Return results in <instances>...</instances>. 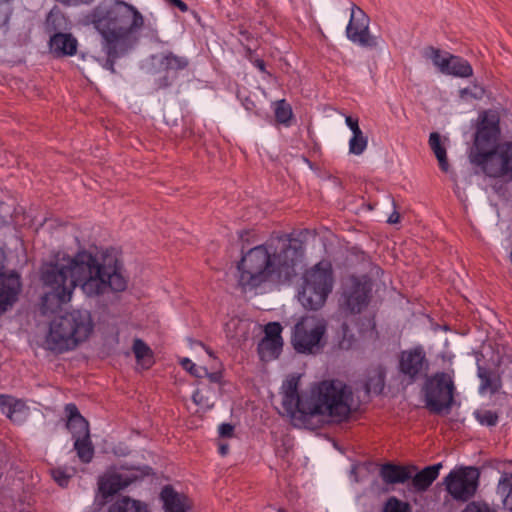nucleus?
<instances>
[{
	"label": "nucleus",
	"instance_id": "nucleus-25",
	"mask_svg": "<svg viewBox=\"0 0 512 512\" xmlns=\"http://www.w3.org/2000/svg\"><path fill=\"white\" fill-rule=\"evenodd\" d=\"M109 512H149L147 506L129 497H122L113 503Z\"/></svg>",
	"mask_w": 512,
	"mask_h": 512
},
{
	"label": "nucleus",
	"instance_id": "nucleus-45",
	"mask_svg": "<svg viewBox=\"0 0 512 512\" xmlns=\"http://www.w3.org/2000/svg\"><path fill=\"white\" fill-rule=\"evenodd\" d=\"M345 123L349 127L352 133L356 131H360L359 123L357 118H353L351 116H346Z\"/></svg>",
	"mask_w": 512,
	"mask_h": 512
},
{
	"label": "nucleus",
	"instance_id": "nucleus-22",
	"mask_svg": "<svg viewBox=\"0 0 512 512\" xmlns=\"http://www.w3.org/2000/svg\"><path fill=\"white\" fill-rule=\"evenodd\" d=\"M477 375L481 381L480 393L495 394L501 389V376L496 371L478 365Z\"/></svg>",
	"mask_w": 512,
	"mask_h": 512
},
{
	"label": "nucleus",
	"instance_id": "nucleus-17",
	"mask_svg": "<svg viewBox=\"0 0 512 512\" xmlns=\"http://www.w3.org/2000/svg\"><path fill=\"white\" fill-rule=\"evenodd\" d=\"M67 416L66 427L71 432L73 439L90 435L88 421L80 414L77 406L69 403L65 406Z\"/></svg>",
	"mask_w": 512,
	"mask_h": 512
},
{
	"label": "nucleus",
	"instance_id": "nucleus-15",
	"mask_svg": "<svg viewBox=\"0 0 512 512\" xmlns=\"http://www.w3.org/2000/svg\"><path fill=\"white\" fill-rule=\"evenodd\" d=\"M189 60L184 56H178L172 52H165L159 56L158 69L155 83L158 89H164L172 85L178 76V71L184 70Z\"/></svg>",
	"mask_w": 512,
	"mask_h": 512
},
{
	"label": "nucleus",
	"instance_id": "nucleus-39",
	"mask_svg": "<svg viewBox=\"0 0 512 512\" xmlns=\"http://www.w3.org/2000/svg\"><path fill=\"white\" fill-rule=\"evenodd\" d=\"M459 93L463 100H468L470 98L479 100L482 99L485 91L482 87L475 85L473 88H463Z\"/></svg>",
	"mask_w": 512,
	"mask_h": 512
},
{
	"label": "nucleus",
	"instance_id": "nucleus-40",
	"mask_svg": "<svg viewBox=\"0 0 512 512\" xmlns=\"http://www.w3.org/2000/svg\"><path fill=\"white\" fill-rule=\"evenodd\" d=\"M193 402L205 409H210L214 406V403L210 401L209 396L205 395L202 390L197 389L192 396Z\"/></svg>",
	"mask_w": 512,
	"mask_h": 512
},
{
	"label": "nucleus",
	"instance_id": "nucleus-27",
	"mask_svg": "<svg viewBox=\"0 0 512 512\" xmlns=\"http://www.w3.org/2000/svg\"><path fill=\"white\" fill-rule=\"evenodd\" d=\"M132 349L138 364L144 368H149L152 365V350L143 340L136 338Z\"/></svg>",
	"mask_w": 512,
	"mask_h": 512
},
{
	"label": "nucleus",
	"instance_id": "nucleus-13",
	"mask_svg": "<svg viewBox=\"0 0 512 512\" xmlns=\"http://www.w3.org/2000/svg\"><path fill=\"white\" fill-rule=\"evenodd\" d=\"M371 284L357 277H351L343 287L340 300L341 306L351 314H358L367 307L370 301Z\"/></svg>",
	"mask_w": 512,
	"mask_h": 512
},
{
	"label": "nucleus",
	"instance_id": "nucleus-46",
	"mask_svg": "<svg viewBox=\"0 0 512 512\" xmlns=\"http://www.w3.org/2000/svg\"><path fill=\"white\" fill-rule=\"evenodd\" d=\"M169 5L179 8L180 11H188V6L182 0H165Z\"/></svg>",
	"mask_w": 512,
	"mask_h": 512
},
{
	"label": "nucleus",
	"instance_id": "nucleus-32",
	"mask_svg": "<svg viewBox=\"0 0 512 512\" xmlns=\"http://www.w3.org/2000/svg\"><path fill=\"white\" fill-rule=\"evenodd\" d=\"M382 512H411V506L408 502L401 501L397 497L391 496L386 500Z\"/></svg>",
	"mask_w": 512,
	"mask_h": 512
},
{
	"label": "nucleus",
	"instance_id": "nucleus-18",
	"mask_svg": "<svg viewBox=\"0 0 512 512\" xmlns=\"http://www.w3.org/2000/svg\"><path fill=\"white\" fill-rule=\"evenodd\" d=\"M28 407L20 400L9 395H0V411L15 423L23 422L28 416Z\"/></svg>",
	"mask_w": 512,
	"mask_h": 512
},
{
	"label": "nucleus",
	"instance_id": "nucleus-50",
	"mask_svg": "<svg viewBox=\"0 0 512 512\" xmlns=\"http://www.w3.org/2000/svg\"><path fill=\"white\" fill-rule=\"evenodd\" d=\"M228 450H229L228 444H220L219 445V453L222 456H225L228 453Z\"/></svg>",
	"mask_w": 512,
	"mask_h": 512
},
{
	"label": "nucleus",
	"instance_id": "nucleus-16",
	"mask_svg": "<svg viewBox=\"0 0 512 512\" xmlns=\"http://www.w3.org/2000/svg\"><path fill=\"white\" fill-rule=\"evenodd\" d=\"M416 470L417 466L415 465L385 463L379 469V476L387 485L404 484L410 480Z\"/></svg>",
	"mask_w": 512,
	"mask_h": 512
},
{
	"label": "nucleus",
	"instance_id": "nucleus-37",
	"mask_svg": "<svg viewBox=\"0 0 512 512\" xmlns=\"http://www.w3.org/2000/svg\"><path fill=\"white\" fill-rule=\"evenodd\" d=\"M181 366L196 378H203L204 374H208L205 367L196 366L189 358H183L180 361Z\"/></svg>",
	"mask_w": 512,
	"mask_h": 512
},
{
	"label": "nucleus",
	"instance_id": "nucleus-3",
	"mask_svg": "<svg viewBox=\"0 0 512 512\" xmlns=\"http://www.w3.org/2000/svg\"><path fill=\"white\" fill-rule=\"evenodd\" d=\"M301 250V244L286 234L250 249L237 265L239 285L256 288L268 280L289 281L295 275Z\"/></svg>",
	"mask_w": 512,
	"mask_h": 512
},
{
	"label": "nucleus",
	"instance_id": "nucleus-30",
	"mask_svg": "<svg viewBox=\"0 0 512 512\" xmlns=\"http://www.w3.org/2000/svg\"><path fill=\"white\" fill-rule=\"evenodd\" d=\"M450 55L451 54H449L447 52L442 54L441 50L431 47V46L425 48L423 51V56L427 59H430L433 62V64L439 69V71L441 73L443 72V69L448 64L447 58Z\"/></svg>",
	"mask_w": 512,
	"mask_h": 512
},
{
	"label": "nucleus",
	"instance_id": "nucleus-2",
	"mask_svg": "<svg viewBox=\"0 0 512 512\" xmlns=\"http://www.w3.org/2000/svg\"><path fill=\"white\" fill-rule=\"evenodd\" d=\"M88 19L102 37L101 45L107 58L101 65L114 74L116 60L138 43L144 17L135 6L123 0H103Z\"/></svg>",
	"mask_w": 512,
	"mask_h": 512
},
{
	"label": "nucleus",
	"instance_id": "nucleus-35",
	"mask_svg": "<svg viewBox=\"0 0 512 512\" xmlns=\"http://www.w3.org/2000/svg\"><path fill=\"white\" fill-rule=\"evenodd\" d=\"M477 421L484 426L493 427L498 423V414L491 410H478L474 413Z\"/></svg>",
	"mask_w": 512,
	"mask_h": 512
},
{
	"label": "nucleus",
	"instance_id": "nucleus-8",
	"mask_svg": "<svg viewBox=\"0 0 512 512\" xmlns=\"http://www.w3.org/2000/svg\"><path fill=\"white\" fill-rule=\"evenodd\" d=\"M455 393L454 370L435 372L425 378L422 386L425 407L433 414H448L454 404Z\"/></svg>",
	"mask_w": 512,
	"mask_h": 512
},
{
	"label": "nucleus",
	"instance_id": "nucleus-10",
	"mask_svg": "<svg viewBox=\"0 0 512 512\" xmlns=\"http://www.w3.org/2000/svg\"><path fill=\"white\" fill-rule=\"evenodd\" d=\"M480 473L475 467H464L452 470L443 480L448 493L457 501L466 502L471 499L478 488Z\"/></svg>",
	"mask_w": 512,
	"mask_h": 512
},
{
	"label": "nucleus",
	"instance_id": "nucleus-9",
	"mask_svg": "<svg viewBox=\"0 0 512 512\" xmlns=\"http://www.w3.org/2000/svg\"><path fill=\"white\" fill-rule=\"evenodd\" d=\"M325 332L323 319L314 316L302 318L294 327L292 345L298 353L316 354L324 347L322 338Z\"/></svg>",
	"mask_w": 512,
	"mask_h": 512
},
{
	"label": "nucleus",
	"instance_id": "nucleus-29",
	"mask_svg": "<svg viewBox=\"0 0 512 512\" xmlns=\"http://www.w3.org/2000/svg\"><path fill=\"white\" fill-rule=\"evenodd\" d=\"M74 449L77 456L83 463L91 462L94 455V448L90 439V435L74 439Z\"/></svg>",
	"mask_w": 512,
	"mask_h": 512
},
{
	"label": "nucleus",
	"instance_id": "nucleus-23",
	"mask_svg": "<svg viewBox=\"0 0 512 512\" xmlns=\"http://www.w3.org/2000/svg\"><path fill=\"white\" fill-rule=\"evenodd\" d=\"M447 65L443 69V74L452 75L460 78L472 76L473 69L469 62L461 57L450 55L447 58Z\"/></svg>",
	"mask_w": 512,
	"mask_h": 512
},
{
	"label": "nucleus",
	"instance_id": "nucleus-48",
	"mask_svg": "<svg viewBox=\"0 0 512 512\" xmlns=\"http://www.w3.org/2000/svg\"><path fill=\"white\" fill-rule=\"evenodd\" d=\"M242 104L247 111H253L256 107L255 102L249 97H245Z\"/></svg>",
	"mask_w": 512,
	"mask_h": 512
},
{
	"label": "nucleus",
	"instance_id": "nucleus-42",
	"mask_svg": "<svg viewBox=\"0 0 512 512\" xmlns=\"http://www.w3.org/2000/svg\"><path fill=\"white\" fill-rule=\"evenodd\" d=\"M462 512H495L488 504L472 502Z\"/></svg>",
	"mask_w": 512,
	"mask_h": 512
},
{
	"label": "nucleus",
	"instance_id": "nucleus-38",
	"mask_svg": "<svg viewBox=\"0 0 512 512\" xmlns=\"http://www.w3.org/2000/svg\"><path fill=\"white\" fill-rule=\"evenodd\" d=\"M263 338L283 341L281 337L282 326L278 322H270L265 326Z\"/></svg>",
	"mask_w": 512,
	"mask_h": 512
},
{
	"label": "nucleus",
	"instance_id": "nucleus-6",
	"mask_svg": "<svg viewBox=\"0 0 512 512\" xmlns=\"http://www.w3.org/2000/svg\"><path fill=\"white\" fill-rule=\"evenodd\" d=\"M93 329L88 310L75 309L56 315L49 323L44 348L57 354L74 350L89 338Z\"/></svg>",
	"mask_w": 512,
	"mask_h": 512
},
{
	"label": "nucleus",
	"instance_id": "nucleus-31",
	"mask_svg": "<svg viewBox=\"0 0 512 512\" xmlns=\"http://www.w3.org/2000/svg\"><path fill=\"white\" fill-rule=\"evenodd\" d=\"M368 146V138L362 130L352 133L349 140V153L353 155H361Z\"/></svg>",
	"mask_w": 512,
	"mask_h": 512
},
{
	"label": "nucleus",
	"instance_id": "nucleus-14",
	"mask_svg": "<svg viewBox=\"0 0 512 512\" xmlns=\"http://www.w3.org/2000/svg\"><path fill=\"white\" fill-rule=\"evenodd\" d=\"M346 35L349 40L362 47L373 48L378 45L377 37L369 33V18L355 5L351 8V16L346 27Z\"/></svg>",
	"mask_w": 512,
	"mask_h": 512
},
{
	"label": "nucleus",
	"instance_id": "nucleus-33",
	"mask_svg": "<svg viewBox=\"0 0 512 512\" xmlns=\"http://www.w3.org/2000/svg\"><path fill=\"white\" fill-rule=\"evenodd\" d=\"M75 469L74 468H54L51 470V475L55 482L61 486L66 487L69 483V480L74 475Z\"/></svg>",
	"mask_w": 512,
	"mask_h": 512
},
{
	"label": "nucleus",
	"instance_id": "nucleus-21",
	"mask_svg": "<svg viewBox=\"0 0 512 512\" xmlns=\"http://www.w3.org/2000/svg\"><path fill=\"white\" fill-rule=\"evenodd\" d=\"M133 480V478L124 477L122 474H112L99 481V492L104 498H107L127 487Z\"/></svg>",
	"mask_w": 512,
	"mask_h": 512
},
{
	"label": "nucleus",
	"instance_id": "nucleus-41",
	"mask_svg": "<svg viewBox=\"0 0 512 512\" xmlns=\"http://www.w3.org/2000/svg\"><path fill=\"white\" fill-rule=\"evenodd\" d=\"M12 0H0V28L7 25L11 15L10 2Z\"/></svg>",
	"mask_w": 512,
	"mask_h": 512
},
{
	"label": "nucleus",
	"instance_id": "nucleus-34",
	"mask_svg": "<svg viewBox=\"0 0 512 512\" xmlns=\"http://www.w3.org/2000/svg\"><path fill=\"white\" fill-rule=\"evenodd\" d=\"M292 116V109L285 100H279L275 106V118L279 123L287 124Z\"/></svg>",
	"mask_w": 512,
	"mask_h": 512
},
{
	"label": "nucleus",
	"instance_id": "nucleus-47",
	"mask_svg": "<svg viewBox=\"0 0 512 512\" xmlns=\"http://www.w3.org/2000/svg\"><path fill=\"white\" fill-rule=\"evenodd\" d=\"M204 377H207L209 379V381L212 383H219L222 375L219 372H209L208 371V374H204Z\"/></svg>",
	"mask_w": 512,
	"mask_h": 512
},
{
	"label": "nucleus",
	"instance_id": "nucleus-52",
	"mask_svg": "<svg viewBox=\"0 0 512 512\" xmlns=\"http://www.w3.org/2000/svg\"><path fill=\"white\" fill-rule=\"evenodd\" d=\"M94 1L95 0H78L77 1V5H79V4H91Z\"/></svg>",
	"mask_w": 512,
	"mask_h": 512
},
{
	"label": "nucleus",
	"instance_id": "nucleus-44",
	"mask_svg": "<svg viewBox=\"0 0 512 512\" xmlns=\"http://www.w3.org/2000/svg\"><path fill=\"white\" fill-rule=\"evenodd\" d=\"M218 432L222 438H231L234 433V426L229 423H222L219 426Z\"/></svg>",
	"mask_w": 512,
	"mask_h": 512
},
{
	"label": "nucleus",
	"instance_id": "nucleus-26",
	"mask_svg": "<svg viewBox=\"0 0 512 512\" xmlns=\"http://www.w3.org/2000/svg\"><path fill=\"white\" fill-rule=\"evenodd\" d=\"M497 493L502 497L503 507L512 512V473L504 474L500 478Z\"/></svg>",
	"mask_w": 512,
	"mask_h": 512
},
{
	"label": "nucleus",
	"instance_id": "nucleus-51",
	"mask_svg": "<svg viewBox=\"0 0 512 512\" xmlns=\"http://www.w3.org/2000/svg\"><path fill=\"white\" fill-rule=\"evenodd\" d=\"M255 66L262 72L265 71V62L263 60H256Z\"/></svg>",
	"mask_w": 512,
	"mask_h": 512
},
{
	"label": "nucleus",
	"instance_id": "nucleus-11",
	"mask_svg": "<svg viewBox=\"0 0 512 512\" xmlns=\"http://www.w3.org/2000/svg\"><path fill=\"white\" fill-rule=\"evenodd\" d=\"M430 363L422 346H416L400 352L398 357V372L403 381L413 384L426 378Z\"/></svg>",
	"mask_w": 512,
	"mask_h": 512
},
{
	"label": "nucleus",
	"instance_id": "nucleus-43",
	"mask_svg": "<svg viewBox=\"0 0 512 512\" xmlns=\"http://www.w3.org/2000/svg\"><path fill=\"white\" fill-rule=\"evenodd\" d=\"M500 367H501V377L504 379H508L512 381V360H501L500 361Z\"/></svg>",
	"mask_w": 512,
	"mask_h": 512
},
{
	"label": "nucleus",
	"instance_id": "nucleus-49",
	"mask_svg": "<svg viewBox=\"0 0 512 512\" xmlns=\"http://www.w3.org/2000/svg\"><path fill=\"white\" fill-rule=\"evenodd\" d=\"M400 221V214L394 211L388 218L387 222L389 224H397Z\"/></svg>",
	"mask_w": 512,
	"mask_h": 512
},
{
	"label": "nucleus",
	"instance_id": "nucleus-12",
	"mask_svg": "<svg viewBox=\"0 0 512 512\" xmlns=\"http://www.w3.org/2000/svg\"><path fill=\"white\" fill-rule=\"evenodd\" d=\"M64 16L60 13H49L46 18V30L53 33L49 40V47L51 52L60 56H73L77 52L78 41L70 33L59 32Z\"/></svg>",
	"mask_w": 512,
	"mask_h": 512
},
{
	"label": "nucleus",
	"instance_id": "nucleus-19",
	"mask_svg": "<svg viewBox=\"0 0 512 512\" xmlns=\"http://www.w3.org/2000/svg\"><path fill=\"white\" fill-rule=\"evenodd\" d=\"M441 468L442 464L437 463L431 466H427L421 471H418L417 469L410 478L413 491L422 493L428 490L432 483L438 478Z\"/></svg>",
	"mask_w": 512,
	"mask_h": 512
},
{
	"label": "nucleus",
	"instance_id": "nucleus-24",
	"mask_svg": "<svg viewBox=\"0 0 512 512\" xmlns=\"http://www.w3.org/2000/svg\"><path fill=\"white\" fill-rule=\"evenodd\" d=\"M283 341L262 338L258 344V354L263 361L277 358L282 351Z\"/></svg>",
	"mask_w": 512,
	"mask_h": 512
},
{
	"label": "nucleus",
	"instance_id": "nucleus-5",
	"mask_svg": "<svg viewBox=\"0 0 512 512\" xmlns=\"http://www.w3.org/2000/svg\"><path fill=\"white\" fill-rule=\"evenodd\" d=\"M498 134L497 122L483 120L476 131L469 155L472 164L494 178L512 174V142L495 145Z\"/></svg>",
	"mask_w": 512,
	"mask_h": 512
},
{
	"label": "nucleus",
	"instance_id": "nucleus-20",
	"mask_svg": "<svg viewBox=\"0 0 512 512\" xmlns=\"http://www.w3.org/2000/svg\"><path fill=\"white\" fill-rule=\"evenodd\" d=\"M161 499L165 512H186L189 507L187 497L176 492L171 486L162 489Z\"/></svg>",
	"mask_w": 512,
	"mask_h": 512
},
{
	"label": "nucleus",
	"instance_id": "nucleus-36",
	"mask_svg": "<svg viewBox=\"0 0 512 512\" xmlns=\"http://www.w3.org/2000/svg\"><path fill=\"white\" fill-rule=\"evenodd\" d=\"M384 388V377L378 372L375 375L369 377L365 384L367 393L380 394Z\"/></svg>",
	"mask_w": 512,
	"mask_h": 512
},
{
	"label": "nucleus",
	"instance_id": "nucleus-54",
	"mask_svg": "<svg viewBox=\"0 0 512 512\" xmlns=\"http://www.w3.org/2000/svg\"><path fill=\"white\" fill-rule=\"evenodd\" d=\"M277 512H285V511H284V509H281V508H280V509H278V511H277Z\"/></svg>",
	"mask_w": 512,
	"mask_h": 512
},
{
	"label": "nucleus",
	"instance_id": "nucleus-4",
	"mask_svg": "<svg viewBox=\"0 0 512 512\" xmlns=\"http://www.w3.org/2000/svg\"><path fill=\"white\" fill-rule=\"evenodd\" d=\"M299 377H288L283 385L282 405L292 416H327L338 421L346 419L351 412L352 391L340 380H324L313 386L309 394L299 395Z\"/></svg>",
	"mask_w": 512,
	"mask_h": 512
},
{
	"label": "nucleus",
	"instance_id": "nucleus-1",
	"mask_svg": "<svg viewBox=\"0 0 512 512\" xmlns=\"http://www.w3.org/2000/svg\"><path fill=\"white\" fill-rule=\"evenodd\" d=\"M43 284L50 288L41 301L42 313L46 314L71 300L76 286L89 297L104 294L108 289L120 292L126 289L127 281L121 265L113 255H104L99 261L91 253L82 251L75 257H63L61 261L43 265Z\"/></svg>",
	"mask_w": 512,
	"mask_h": 512
},
{
	"label": "nucleus",
	"instance_id": "nucleus-28",
	"mask_svg": "<svg viewBox=\"0 0 512 512\" xmlns=\"http://www.w3.org/2000/svg\"><path fill=\"white\" fill-rule=\"evenodd\" d=\"M429 145L434 152L438 162L439 166L442 171H448V161H447V154L446 149L441 145V139L440 135L437 132H432L429 136Z\"/></svg>",
	"mask_w": 512,
	"mask_h": 512
},
{
	"label": "nucleus",
	"instance_id": "nucleus-53",
	"mask_svg": "<svg viewBox=\"0 0 512 512\" xmlns=\"http://www.w3.org/2000/svg\"><path fill=\"white\" fill-rule=\"evenodd\" d=\"M206 350H207V353H208L210 356H212V352H211V351H209L208 349H206Z\"/></svg>",
	"mask_w": 512,
	"mask_h": 512
},
{
	"label": "nucleus",
	"instance_id": "nucleus-7",
	"mask_svg": "<svg viewBox=\"0 0 512 512\" xmlns=\"http://www.w3.org/2000/svg\"><path fill=\"white\" fill-rule=\"evenodd\" d=\"M333 272L330 264L318 263L303 276L302 289L298 299L304 308L318 310L326 302L333 288Z\"/></svg>",
	"mask_w": 512,
	"mask_h": 512
}]
</instances>
